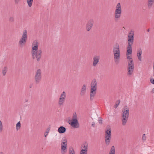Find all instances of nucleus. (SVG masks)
<instances>
[{"label": "nucleus", "mask_w": 154, "mask_h": 154, "mask_svg": "<svg viewBox=\"0 0 154 154\" xmlns=\"http://www.w3.org/2000/svg\"><path fill=\"white\" fill-rule=\"evenodd\" d=\"M113 52L114 55L115 62L118 63L120 58L119 46L118 43H116L113 46Z\"/></svg>", "instance_id": "1"}, {"label": "nucleus", "mask_w": 154, "mask_h": 154, "mask_svg": "<svg viewBox=\"0 0 154 154\" xmlns=\"http://www.w3.org/2000/svg\"><path fill=\"white\" fill-rule=\"evenodd\" d=\"M28 38L27 30L24 29L23 30L21 38L18 42V44L20 47H23L25 45Z\"/></svg>", "instance_id": "2"}, {"label": "nucleus", "mask_w": 154, "mask_h": 154, "mask_svg": "<svg viewBox=\"0 0 154 154\" xmlns=\"http://www.w3.org/2000/svg\"><path fill=\"white\" fill-rule=\"evenodd\" d=\"M31 54L33 59H36L37 62H40L42 55V51L41 50H39L38 51H31Z\"/></svg>", "instance_id": "3"}, {"label": "nucleus", "mask_w": 154, "mask_h": 154, "mask_svg": "<svg viewBox=\"0 0 154 154\" xmlns=\"http://www.w3.org/2000/svg\"><path fill=\"white\" fill-rule=\"evenodd\" d=\"M41 73V70L40 69L37 70L35 72L34 79L36 84L39 83L41 80L42 78Z\"/></svg>", "instance_id": "4"}, {"label": "nucleus", "mask_w": 154, "mask_h": 154, "mask_svg": "<svg viewBox=\"0 0 154 154\" xmlns=\"http://www.w3.org/2000/svg\"><path fill=\"white\" fill-rule=\"evenodd\" d=\"M129 112V109L128 106H125L122 111V116L128 118Z\"/></svg>", "instance_id": "5"}, {"label": "nucleus", "mask_w": 154, "mask_h": 154, "mask_svg": "<svg viewBox=\"0 0 154 154\" xmlns=\"http://www.w3.org/2000/svg\"><path fill=\"white\" fill-rule=\"evenodd\" d=\"M94 23V21L93 19H89L88 22L86 26V30L87 31H89L92 27Z\"/></svg>", "instance_id": "6"}, {"label": "nucleus", "mask_w": 154, "mask_h": 154, "mask_svg": "<svg viewBox=\"0 0 154 154\" xmlns=\"http://www.w3.org/2000/svg\"><path fill=\"white\" fill-rule=\"evenodd\" d=\"M69 124L74 128H78L79 127V124L77 119H72L71 122Z\"/></svg>", "instance_id": "7"}, {"label": "nucleus", "mask_w": 154, "mask_h": 154, "mask_svg": "<svg viewBox=\"0 0 154 154\" xmlns=\"http://www.w3.org/2000/svg\"><path fill=\"white\" fill-rule=\"evenodd\" d=\"M32 48L31 51H38V42L37 40H35L33 41L32 43Z\"/></svg>", "instance_id": "8"}, {"label": "nucleus", "mask_w": 154, "mask_h": 154, "mask_svg": "<svg viewBox=\"0 0 154 154\" xmlns=\"http://www.w3.org/2000/svg\"><path fill=\"white\" fill-rule=\"evenodd\" d=\"M100 59V56L99 55H94L93 58V66H95L99 63Z\"/></svg>", "instance_id": "9"}, {"label": "nucleus", "mask_w": 154, "mask_h": 154, "mask_svg": "<svg viewBox=\"0 0 154 154\" xmlns=\"http://www.w3.org/2000/svg\"><path fill=\"white\" fill-rule=\"evenodd\" d=\"M86 90V85H83L81 88L80 94L81 96H84L85 94Z\"/></svg>", "instance_id": "10"}, {"label": "nucleus", "mask_w": 154, "mask_h": 154, "mask_svg": "<svg viewBox=\"0 0 154 154\" xmlns=\"http://www.w3.org/2000/svg\"><path fill=\"white\" fill-rule=\"evenodd\" d=\"M91 89L96 90L97 81L96 80H93L91 83Z\"/></svg>", "instance_id": "11"}, {"label": "nucleus", "mask_w": 154, "mask_h": 154, "mask_svg": "<svg viewBox=\"0 0 154 154\" xmlns=\"http://www.w3.org/2000/svg\"><path fill=\"white\" fill-rule=\"evenodd\" d=\"M142 51L141 49L140 48H138L137 51V55L138 58V59L140 61H141L142 60Z\"/></svg>", "instance_id": "12"}, {"label": "nucleus", "mask_w": 154, "mask_h": 154, "mask_svg": "<svg viewBox=\"0 0 154 154\" xmlns=\"http://www.w3.org/2000/svg\"><path fill=\"white\" fill-rule=\"evenodd\" d=\"M111 135H105V143L106 145H108L110 141Z\"/></svg>", "instance_id": "13"}, {"label": "nucleus", "mask_w": 154, "mask_h": 154, "mask_svg": "<svg viewBox=\"0 0 154 154\" xmlns=\"http://www.w3.org/2000/svg\"><path fill=\"white\" fill-rule=\"evenodd\" d=\"M132 45L128 44V46L127 47L126 54L131 55L132 53Z\"/></svg>", "instance_id": "14"}, {"label": "nucleus", "mask_w": 154, "mask_h": 154, "mask_svg": "<svg viewBox=\"0 0 154 154\" xmlns=\"http://www.w3.org/2000/svg\"><path fill=\"white\" fill-rule=\"evenodd\" d=\"M96 91L93 90V89H91L90 93V99L91 100H92L93 99L96 93Z\"/></svg>", "instance_id": "15"}, {"label": "nucleus", "mask_w": 154, "mask_h": 154, "mask_svg": "<svg viewBox=\"0 0 154 154\" xmlns=\"http://www.w3.org/2000/svg\"><path fill=\"white\" fill-rule=\"evenodd\" d=\"M134 41V37L128 36V44L133 45Z\"/></svg>", "instance_id": "16"}, {"label": "nucleus", "mask_w": 154, "mask_h": 154, "mask_svg": "<svg viewBox=\"0 0 154 154\" xmlns=\"http://www.w3.org/2000/svg\"><path fill=\"white\" fill-rule=\"evenodd\" d=\"M115 11L118 12L119 11L120 13H122V8L121 6L120 3H118L116 6V9Z\"/></svg>", "instance_id": "17"}, {"label": "nucleus", "mask_w": 154, "mask_h": 154, "mask_svg": "<svg viewBox=\"0 0 154 154\" xmlns=\"http://www.w3.org/2000/svg\"><path fill=\"white\" fill-rule=\"evenodd\" d=\"M66 128L63 126H61L58 128V132L60 134L63 133L66 131Z\"/></svg>", "instance_id": "18"}, {"label": "nucleus", "mask_w": 154, "mask_h": 154, "mask_svg": "<svg viewBox=\"0 0 154 154\" xmlns=\"http://www.w3.org/2000/svg\"><path fill=\"white\" fill-rule=\"evenodd\" d=\"M121 14L122 13H120L119 11H115L114 13V18L115 20L120 18L121 16Z\"/></svg>", "instance_id": "19"}, {"label": "nucleus", "mask_w": 154, "mask_h": 154, "mask_svg": "<svg viewBox=\"0 0 154 154\" xmlns=\"http://www.w3.org/2000/svg\"><path fill=\"white\" fill-rule=\"evenodd\" d=\"M128 68H131V69L134 68V62L133 60L129 61L128 65Z\"/></svg>", "instance_id": "20"}, {"label": "nucleus", "mask_w": 154, "mask_h": 154, "mask_svg": "<svg viewBox=\"0 0 154 154\" xmlns=\"http://www.w3.org/2000/svg\"><path fill=\"white\" fill-rule=\"evenodd\" d=\"M128 117H125L122 116V124L123 125H125L128 121Z\"/></svg>", "instance_id": "21"}, {"label": "nucleus", "mask_w": 154, "mask_h": 154, "mask_svg": "<svg viewBox=\"0 0 154 154\" xmlns=\"http://www.w3.org/2000/svg\"><path fill=\"white\" fill-rule=\"evenodd\" d=\"M154 3V0H148L147 6L149 8H151Z\"/></svg>", "instance_id": "22"}, {"label": "nucleus", "mask_w": 154, "mask_h": 154, "mask_svg": "<svg viewBox=\"0 0 154 154\" xmlns=\"http://www.w3.org/2000/svg\"><path fill=\"white\" fill-rule=\"evenodd\" d=\"M67 146L61 144V152L62 154H64L66 152Z\"/></svg>", "instance_id": "23"}, {"label": "nucleus", "mask_w": 154, "mask_h": 154, "mask_svg": "<svg viewBox=\"0 0 154 154\" xmlns=\"http://www.w3.org/2000/svg\"><path fill=\"white\" fill-rule=\"evenodd\" d=\"M134 68H127L128 73L127 75H131L133 74V70Z\"/></svg>", "instance_id": "24"}, {"label": "nucleus", "mask_w": 154, "mask_h": 154, "mask_svg": "<svg viewBox=\"0 0 154 154\" xmlns=\"http://www.w3.org/2000/svg\"><path fill=\"white\" fill-rule=\"evenodd\" d=\"M106 134L105 135H111V128H108L106 130Z\"/></svg>", "instance_id": "25"}, {"label": "nucleus", "mask_w": 154, "mask_h": 154, "mask_svg": "<svg viewBox=\"0 0 154 154\" xmlns=\"http://www.w3.org/2000/svg\"><path fill=\"white\" fill-rule=\"evenodd\" d=\"M68 154H75L74 149L72 146L69 147Z\"/></svg>", "instance_id": "26"}, {"label": "nucleus", "mask_w": 154, "mask_h": 154, "mask_svg": "<svg viewBox=\"0 0 154 154\" xmlns=\"http://www.w3.org/2000/svg\"><path fill=\"white\" fill-rule=\"evenodd\" d=\"M65 99L60 98L58 101V104L60 106L63 105L65 101Z\"/></svg>", "instance_id": "27"}, {"label": "nucleus", "mask_w": 154, "mask_h": 154, "mask_svg": "<svg viewBox=\"0 0 154 154\" xmlns=\"http://www.w3.org/2000/svg\"><path fill=\"white\" fill-rule=\"evenodd\" d=\"M33 0H26L27 4L29 7H31L32 5Z\"/></svg>", "instance_id": "28"}, {"label": "nucleus", "mask_w": 154, "mask_h": 154, "mask_svg": "<svg viewBox=\"0 0 154 154\" xmlns=\"http://www.w3.org/2000/svg\"><path fill=\"white\" fill-rule=\"evenodd\" d=\"M7 70L8 67L6 66H5L2 69V74L3 75L5 76L6 75Z\"/></svg>", "instance_id": "29"}, {"label": "nucleus", "mask_w": 154, "mask_h": 154, "mask_svg": "<svg viewBox=\"0 0 154 154\" xmlns=\"http://www.w3.org/2000/svg\"><path fill=\"white\" fill-rule=\"evenodd\" d=\"M109 154H115V149L114 146H112L109 152Z\"/></svg>", "instance_id": "30"}, {"label": "nucleus", "mask_w": 154, "mask_h": 154, "mask_svg": "<svg viewBox=\"0 0 154 154\" xmlns=\"http://www.w3.org/2000/svg\"><path fill=\"white\" fill-rule=\"evenodd\" d=\"M81 147H82L83 148L82 149L84 150L88 151V144L86 143L83 144L82 146Z\"/></svg>", "instance_id": "31"}, {"label": "nucleus", "mask_w": 154, "mask_h": 154, "mask_svg": "<svg viewBox=\"0 0 154 154\" xmlns=\"http://www.w3.org/2000/svg\"><path fill=\"white\" fill-rule=\"evenodd\" d=\"M66 94L65 91H63L60 95V98H63L64 99H66Z\"/></svg>", "instance_id": "32"}, {"label": "nucleus", "mask_w": 154, "mask_h": 154, "mask_svg": "<svg viewBox=\"0 0 154 154\" xmlns=\"http://www.w3.org/2000/svg\"><path fill=\"white\" fill-rule=\"evenodd\" d=\"M134 32L132 30H131L129 32L128 35V36L134 37Z\"/></svg>", "instance_id": "33"}, {"label": "nucleus", "mask_w": 154, "mask_h": 154, "mask_svg": "<svg viewBox=\"0 0 154 154\" xmlns=\"http://www.w3.org/2000/svg\"><path fill=\"white\" fill-rule=\"evenodd\" d=\"M87 151L82 149L80 151V154H87Z\"/></svg>", "instance_id": "34"}, {"label": "nucleus", "mask_w": 154, "mask_h": 154, "mask_svg": "<svg viewBox=\"0 0 154 154\" xmlns=\"http://www.w3.org/2000/svg\"><path fill=\"white\" fill-rule=\"evenodd\" d=\"M50 130V128H47V131L45 132V137H46L48 135V133L49 132Z\"/></svg>", "instance_id": "35"}, {"label": "nucleus", "mask_w": 154, "mask_h": 154, "mask_svg": "<svg viewBox=\"0 0 154 154\" xmlns=\"http://www.w3.org/2000/svg\"><path fill=\"white\" fill-rule=\"evenodd\" d=\"M9 21L10 22H13L14 21V17H11L9 18Z\"/></svg>", "instance_id": "36"}, {"label": "nucleus", "mask_w": 154, "mask_h": 154, "mask_svg": "<svg viewBox=\"0 0 154 154\" xmlns=\"http://www.w3.org/2000/svg\"><path fill=\"white\" fill-rule=\"evenodd\" d=\"M21 124L20 122H18L16 124V129L17 130L19 129L20 126Z\"/></svg>", "instance_id": "37"}, {"label": "nucleus", "mask_w": 154, "mask_h": 154, "mask_svg": "<svg viewBox=\"0 0 154 154\" xmlns=\"http://www.w3.org/2000/svg\"><path fill=\"white\" fill-rule=\"evenodd\" d=\"M3 130V125L1 121L0 120V132H2Z\"/></svg>", "instance_id": "38"}, {"label": "nucleus", "mask_w": 154, "mask_h": 154, "mask_svg": "<svg viewBox=\"0 0 154 154\" xmlns=\"http://www.w3.org/2000/svg\"><path fill=\"white\" fill-rule=\"evenodd\" d=\"M130 55L129 54H126L127 56V59H129L130 60L129 61H130V60H132V58L130 57Z\"/></svg>", "instance_id": "39"}, {"label": "nucleus", "mask_w": 154, "mask_h": 154, "mask_svg": "<svg viewBox=\"0 0 154 154\" xmlns=\"http://www.w3.org/2000/svg\"><path fill=\"white\" fill-rule=\"evenodd\" d=\"M72 119H77V115L76 112H75L73 113Z\"/></svg>", "instance_id": "40"}, {"label": "nucleus", "mask_w": 154, "mask_h": 154, "mask_svg": "<svg viewBox=\"0 0 154 154\" xmlns=\"http://www.w3.org/2000/svg\"><path fill=\"white\" fill-rule=\"evenodd\" d=\"M118 101L119 102L118 104H116L114 106V107L115 108H116L118 106H119V103H120V101L119 100H118Z\"/></svg>", "instance_id": "41"}, {"label": "nucleus", "mask_w": 154, "mask_h": 154, "mask_svg": "<svg viewBox=\"0 0 154 154\" xmlns=\"http://www.w3.org/2000/svg\"><path fill=\"white\" fill-rule=\"evenodd\" d=\"M62 142H65L67 143V140L66 137H63L61 140Z\"/></svg>", "instance_id": "42"}, {"label": "nucleus", "mask_w": 154, "mask_h": 154, "mask_svg": "<svg viewBox=\"0 0 154 154\" xmlns=\"http://www.w3.org/2000/svg\"><path fill=\"white\" fill-rule=\"evenodd\" d=\"M99 118V120H98L99 123L100 124H101L102 123V118Z\"/></svg>", "instance_id": "43"}, {"label": "nucleus", "mask_w": 154, "mask_h": 154, "mask_svg": "<svg viewBox=\"0 0 154 154\" xmlns=\"http://www.w3.org/2000/svg\"><path fill=\"white\" fill-rule=\"evenodd\" d=\"M150 82L152 84L154 85V79H151L150 80Z\"/></svg>", "instance_id": "44"}, {"label": "nucleus", "mask_w": 154, "mask_h": 154, "mask_svg": "<svg viewBox=\"0 0 154 154\" xmlns=\"http://www.w3.org/2000/svg\"><path fill=\"white\" fill-rule=\"evenodd\" d=\"M142 139L143 140H145L146 139V137L145 134H143L142 137Z\"/></svg>", "instance_id": "45"}, {"label": "nucleus", "mask_w": 154, "mask_h": 154, "mask_svg": "<svg viewBox=\"0 0 154 154\" xmlns=\"http://www.w3.org/2000/svg\"><path fill=\"white\" fill-rule=\"evenodd\" d=\"M21 0H14L15 3L16 4H18Z\"/></svg>", "instance_id": "46"}, {"label": "nucleus", "mask_w": 154, "mask_h": 154, "mask_svg": "<svg viewBox=\"0 0 154 154\" xmlns=\"http://www.w3.org/2000/svg\"><path fill=\"white\" fill-rule=\"evenodd\" d=\"M62 144H63L64 145H66L67 146V143L65 142H62Z\"/></svg>", "instance_id": "47"}, {"label": "nucleus", "mask_w": 154, "mask_h": 154, "mask_svg": "<svg viewBox=\"0 0 154 154\" xmlns=\"http://www.w3.org/2000/svg\"><path fill=\"white\" fill-rule=\"evenodd\" d=\"M95 123L94 122H92V125H91L92 126L94 127L95 126Z\"/></svg>", "instance_id": "48"}, {"label": "nucleus", "mask_w": 154, "mask_h": 154, "mask_svg": "<svg viewBox=\"0 0 154 154\" xmlns=\"http://www.w3.org/2000/svg\"><path fill=\"white\" fill-rule=\"evenodd\" d=\"M153 71H154V61L153 63Z\"/></svg>", "instance_id": "49"}, {"label": "nucleus", "mask_w": 154, "mask_h": 154, "mask_svg": "<svg viewBox=\"0 0 154 154\" xmlns=\"http://www.w3.org/2000/svg\"><path fill=\"white\" fill-rule=\"evenodd\" d=\"M28 101V100H27L26 99H25V102H27Z\"/></svg>", "instance_id": "50"}, {"label": "nucleus", "mask_w": 154, "mask_h": 154, "mask_svg": "<svg viewBox=\"0 0 154 154\" xmlns=\"http://www.w3.org/2000/svg\"><path fill=\"white\" fill-rule=\"evenodd\" d=\"M32 86V85L31 84L29 85V88H31Z\"/></svg>", "instance_id": "51"}, {"label": "nucleus", "mask_w": 154, "mask_h": 154, "mask_svg": "<svg viewBox=\"0 0 154 154\" xmlns=\"http://www.w3.org/2000/svg\"><path fill=\"white\" fill-rule=\"evenodd\" d=\"M152 91L153 92V93H154V88H153L152 90Z\"/></svg>", "instance_id": "52"}, {"label": "nucleus", "mask_w": 154, "mask_h": 154, "mask_svg": "<svg viewBox=\"0 0 154 154\" xmlns=\"http://www.w3.org/2000/svg\"><path fill=\"white\" fill-rule=\"evenodd\" d=\"M0 154H4L3 153L1 152H0Z\"/></svg>", "instance_id": "53"}, {"label": "nucleus", "mask_w": 154, "mask_h": 154, "mask_svg": "<svg viewBox=\"0 0 154 154\" xmlns=\"http://www.w3.org/2000/svg\"><path fill=\"white\" fill-rule=\"evenodd\" d=\"M149 29H148L147 30V31H148V32H149Z\"/></svg>", "instance_id": "54"}, {"label": "nucleus", "mask_w": 154, "mask_h": 154, "mask_svg": "<svg viewBox=\"0 0 154 154\" xmlns=\"http://www.w3.org/2000/svg\"><path fill=\"white\" fill-rule=\"evenodd\" d=\"M153 76H154V72L153 73Z\"/></svg>", "instance_id": "55"}]
</instances>
